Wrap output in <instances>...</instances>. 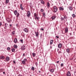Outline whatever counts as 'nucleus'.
<instances>
[{
	"label": "nucleus",
	"instance_id": "c85d7f7f",
	"mask_svg": "<svg viewBox=\"0 0 76 76\" xmlns=\"http://www.w3.org/2000/svg\"><path fill=\"white\" fill-rule=\"evenodd\" d=\"M22 63L23 64H25V63H26L23 60L22 61Z\"/></svg>",
	"mask_w": 76,
	"mask_h": 76
},
{
	"label": "nucleus",
	"instance_id": "473e14b6",
	"mask_svg": "<svg viewBox=\"0 0 76 76\" xmlns=\"http://www.w3.org/2000/svg\"><path fill=\"white\" fill-rule=\"evenodd\" d=\"M64 20H66V19H67V17L66 16H64Z\"/></svg>",
	"mask_w": 76,
	"mask_h": 76
},
{
	"label": "nucleus",
	"instance_id": "e433bc0d",
	"mask_svg": "<svg viewBox=\"0 0 76 76\" xmlns=\"http://www.w3.org/2000/svg\"><path fill=\"white\" fill-rule=\"evenodd\" d=\"M63 66H64V64H63V63H61V67H63Z\"/></svg>",
	"mask_w": 76,
	"mask_h": 76
},
{
	"label": "nucleus",
	"instance_id": "49530a36",
	"mask_svg": "<svg viewBox=\"0 0 76 76\" xmlns=\"http://www.w3.org/2000/svg\"><path fill=\"white\" fill-rule=\"evenodd\" d=\"M42 34H40V37H41V38L42 37Z\"/></svg>",
	"mask_w": 76,
	"mask_h": 76
},
{
	"label": "nucleus",
	"instance_id": "f257e3e1",
	"mask_svg": "<svg viewBox=\"0 0 76 76\" xmlns=\"http://www.w3.org/2000/svg\"><path fill=\"white\" fill-rule=\"evenodd\" d=\"M53 9L54 12H55V13L57 12V8L56 6H54L53 7Z\"/></svg>",
	"mask_w": 76,
	"mask_h": 76
},
{
	"label": "nucleus",
	"instance_id": "dca6fc26",
	"mask_svg": "<svg viewBox=\"0 0 76 76\" xmlns=\"http://www.w3.org/2000/svg\"><path fill=\"white\" fill-rule=\"evenodd\" d=\"M54 70L53 69H51L50 70V72H51V73H53L54 72Z\"/></svg>",
	"mask_w": 76,
	"mask_h": 76
},
{
	"label": "nucleus",
	"instance_id": "1a4fd4ad",
	"mask_svg": "<svg viewBox=\"0 0 76 76\" xmlns=\"http://www.w3.org/2000/svg\"><path fill=\"white\" fill-rule=\"evenodd\" d=\"M18 13V11H17V10H15L14 11V13L15 15H17V14H18V13Z\"/></svg>",
	"mask_w": 76,
	"mask_h": 76
},
{
	"label": "nucleus",
	"instance_id": "0eeeda50",
	"mask_svg": "<svg viewBox=\"0 0 76 76\" xmlns=\"http://www.w3.org/2000/svg\"><path fill=\"white\" fill-rule=\"evenodd\" d=\"M66 52L67 53H70V49H66Z\"/></svg>",
	"mask_w": 76,
	"mask_h": 76
},
{
	"label": "nucleus",
	"instance_id": "a19ab883",
	"mask_svg": "<svg viewBox=\"0 0 76 76\" xmlns=\"http://www.w3.org/2000/svg\"><path fill=\"white\" fill-rule=\"evenodd\" d=\"M43 16H44V17L45 16V13H43Z\"/></svg>",
	"mask_w": 76,
	"mask_h": 76
},
{
	"label": "nucleus",
	"instance_id": "412c9836",
	"mask_svg": "<svg viewBox=\"0 0 76 76\" xmlns=\"http://www.w3.org/2000/svg\"><path fill=\"white\" fill-rule=\"evenodd\" d=\"M59 10H64V9H63V8L61 7H60L59 8Z\"/></svg>",
	"mask_w": 76,
	"mask_h": 76
},
{
	"label": "nucleus",
	"instance_id": "7c9ffc66",
	"mask_svg": "<svg viewBox=\"0 0 76 76\" xmlns=\"http://www.w3.org/2000/svg\"><path fill=\"white\" fill-rule=\"evenodd\" d=\"M13 64H16V61L14 60L13 61Z\"/></svg>",
	"mask_w": 76,
	"mask_h": 76
},
{
	"label": "nucleus",
	"instance_id": "a211bd4d",
	"mask_svg": "<svg viewBox=\"0 0 76 76\" xmlns=\"http://www.w3.org/2000/svg\"><path fill=\"white\" fill-rule=\"evenodd\" d=\"M13 47L16 49H17V48H18V46L16 45H14Z\"/></svg>",
	"mask_w": 76,
	"mask_h": 76
},
{
	"label": "nucleus",
	"instance_id": "f704fd0d",
	"mask_svg": "<svg viewBox=\"0 0 76 76\" xmlns=\"http://www.w3.org/2000/svg\"><path fill=\"white\" fill-rule=\"evenodd\" d=\"M15 34V31H13L12 32V35H14Z\"/></svg>",
	"mask_w": 76,
	"mask_h": 76
},
{
	"label": "nucleus",
	"instance_id": "c03bdc74",
	"mask_svg": "<svg viewBox=\"0 0 76 76\" xmlns=\"http://www.w3.org/2000/svg\"><path fill=\"white\" fill-rule=\"evenodd\" d=\"M56 38H58H58H59V37L57 36H56Z\"/></svg>",
	"mask_w": 76,
	"mask_h": 76
},
{
	"label": "nucleus",
	"instance_id": "4be33fe9",
	"mask_svg": "<svg viewBox=\"0 0 76 76\" xmlns=\"http://www.w3.org/2000/svg\"><path fill=\"white\" fill-rule=\"evenodd\" d=\"M33 57H35V56H36V54L34 53H32Z\"/></svg>",
	"mask_w": 76,
	"mask_h": 76
},
{
	"label": "nucleus",
	"instance_id": "f03ea898",
	"mask_svg": "<svg viewBox=\"0 0 76 76\" xmlns=\"http://www.w3.org/2000/svg\"><path fill=\"white\" fill-rule=\"evenodd\" d=\"M26 15L28 18L30 17V16H31V12L29 11L27 12Z\"/></svg>",
	"mask_w": 76,
	"mask_h": 76
},
{
	"label": "nucleus",
	"instance_id": "bb28decb",
	"mask_svg": "<svg viewBox=\"0 0 76 76\" xmlns=\"http://www.w3.org/2000/svg\"><path fill=\"white\" fill-rule=\"evenodd\" d=\"M0 58L1 59L3 58V59H4V56H1L0 57Z\"/></svg>",
	"mask_w": 76,
	"mask_h": 76
},
{
	"label": "nucleus",
	"instance_id": "c9c22d12",
	"mask_svg": "<svg viewBox=\"0 0 76 76\" xmlns=\"http://www.w3.org/2000/svg\"><path fill=\"white\" fill-rule=\"evenodd\" d=\"M23 61H24V62H26V61H27V59L26 58H25Z\"/></svg>",
	"mask_w": 76,
	"mask_h": 76
},
{
	"label": "nucleus",
	"instance_id": "39448f33",
	"mask_svg": "<svg viewBox=\"0 0 76 76\" xmlns=\"http://www.w3.org/2000/svg\"><path fill=\"white\" fill-rule=\"evenodd\" d=\"M9 57H6L5 61H9Z\"/></svg>",
	"mask_w": 76,
	"mask_h": 76
},
{
	"label": "nucleus",
	"instance_id": "8fccbe9b",
	"mask_svg": "<svg viewBox=\"0 0 76 76\" xmlns=\"http://www.w3.org/2000/svg\"><path fill=\"white\" fill-rule=\"evenodd\" d=\"M58 53L59 54H60V53H61V52L60 51H59L58 52Z\"/></svg>",
	"mask_w": 76,
	"mask_h": 76
},
{
	"label": "nucleus",
	"instance_id": "79ce46f5",
	"mask_svg": "<svg viewBox=\"0 0 76 76\" xmlns=\"http://www.w3.org/2000/svg\"><path fill=\"white\" fill-rule=\"evenodd\" d=\"M10 48L9 47H8L7 48V50H10Z\"/></svg>",
	"mask_w": 76,
	"mask_h": 76
},
{
	"label": "nucleus",
	"instance_id": "6ab92c4d",
	"mask_svg": "<svg viewBox=\"0 0 76 76\" xmlns=\"http://www.w3.org/2000/svg\"><path fill=\"white\" fill-rule=\"evenodd\" d=\"M56 18V16H53L51 17V18L52 19V20H54V19Z\"/></svg>",
	"mask_w": 76,
	"mask_h": 76
},
{
	"label": "nucleus",
	"instance_id": "a878e982",
	"mask_svg": "<svg viewBox=\"0 0 76 76\" xmlns=\"http://www.w3.org/2000/svg\"><path fill=\"white\" fill-rule=\"evenodd\" d=\"M9 1V0H6L5 1V4H7Z\"/></svg>",
	"mask_w": 76,
	"mask_h": 76
},
{
	"label": "nucleus",
	"instance_id": "f8f14e48",
	"mask_svg": "<svg viewBox=\"0 0 76 76\" xmlns=\"http://www.w3.org/2000/svg\"><path fill=\"white\" fill-rule=\"evenodd\" d=\"M24 31H25V32H28V29H27L26 28H25L24 29Z\"/></svg>",
	"mask_w": 76,
	"mask_h": 76
},
{
	"label": "nucleus",
	"instance_id": "4c0bfd02",
	"mask_svg": "<svg viewBox=\"0 0 76 76\" xmlns=\"http://www.w3.org/2000/svg\"><path fill=\"white\" fill-rule=\"evenodd\" d=\"M72 16L73 18H75V14H73Z\"/></svg>",
	"mask_w": 76,
	"mask_h": 76
},
{
	"label": "nucleus",
	"instance_id": "2f4dec72",
	"mask_svg": "<svg viewBox=\"0 0 76 76\" xmlns=\"http://www.w3.org/2000/svg\"><path fill=\"white\" fill-rule=\"evenodd\" d=\"M12 52H14V51H15V49L14 48H12Z\"/></svg>",
	"mask_w": 76,
	"mask_h": 76
},
{
	"label": "nucleus",
	"instance_id": "393cba45",
	"mask_svg": "<svg viewBox=\"0 0 76 76\" xmlns=\"http://www.w3.org/2000/svg\"><path fill=\"white\" fill-rule=\"evenodd\" d=\"M39 17H35V20H39Z\"/></svg>",
	"mask_w": 76,
	"mask_h": 76
},
{
	"label": "nucleus",
	"instance_id": "ddd939ff",
	"mask_svg": "<svg viewBox=\"0 0 76 76\" xmlns=\"http://www.w3.org/2000/svg\"><path fill=\"white\" fill-rule=\"evenodd\" d=\"M47 5L48 6V8H49V7H50V4L49 3V2H48L47 4Z\"/></svg>",
	"mask_w": 76,
	"mask_h": 76
},
{
	"label": "nucleus",
	"instance_id": "c756f323",
	"mask_svg": "<svg viewBox=\"0 0 76 76\" xmlns=\"http://www.w3.org/2000/svg\"><path fill=\"white\" fill-rule=\"evenodd\" d=\"M19 15V13H18V14H17V15L16 16V18H18Z\"/></svg>",
	"mask_w": 76,
	"mask_h": 76
},
{
	"label": "nucleus",
	"instance_id": "2eb2a0df",
	"mask_svg": "<svg viewBox=\"0 0 76 76\" xmlns=\"http://www.w3.org/2000/svg\"><path fill=\"white\" fill-rule=\"evenodd\" d=\"M38 16V15L37 14V13H34V17H35V18H36V17H37Z\"/></svg>",
	"mask_w": 76,
	"mask_h": 76
},
{
	"label": "nucleus",
	"instance_id": "a18cd8bd",
	"mask_svg": "<svg viewBox=\"0 0 76 76\" xmlns=\"http://www.w3.org/2000/svg\"><path fill=\"white\" fill-rule=\"evenodd\" d=\"M2 25V23H1L0 22V26H1Z\"/></svg>",
	"mask_w": 76,
	"mask_h": 76
},
{
	"label": "nucleus",
	"instance_id": "603ef678",
	"mask_svg": "<svg viewBox=\"0 0 76 76\" xmlns=\"http://www.w3.org/2000/svg\"><path fill=\"white\" fill-rule=\"evenodd\" d=\"M41 30H42V31H44V29L43 28H42L41 29Z\"/></svg>",
	"mask_w": 76,
	"mask_h": 76
},
{
	"label": "nucleus",
	"instance_id": "de8ad7c7",
	"mask_svg": "<svg viewBox=\"0 0 76 76\" xmlns=\"http://www.w3.org/2000/svg\"><path fill=\"white\" fill-rule=\"evenodd\" d=\"M25 53H23V57H24L25 56Z\"/></svg>",
	"mask_w": 76,
	"mask_h": 76
},
{
	"label": "nucleus",
	"instance_id": "bf43d9fd",
	"mask_svg": "<svg viewBox=\"0 0 76 76\" xmlns=\"http://www.w3.org/2000/svg\"><path fill=\"white\" fill-rule=\"evenodd\" d=\"M39 73H40V72H41V71H39Z\"/></svg>",
	"mask_w": 76,
	"mask_h": 76
},
{
	"label": "nucleus",
	"instance_id": "72a5a7b5",
	"mask_svg": "<svg viewBox=\"0 0 76 76\" xmlns=\"http://www.w3.org/2000/svg\"><path fill=\"white\" fill-rule=\"evenodd\" d=\"M31 69L32 70H34V67L33 66L31 68Z\"/></svg>",
	"mask_w": 76,
	"mask_h": 76
},
{
	"label": "nucleus",
	"instance_id": "37998d69",
	"mask_svg": "<svg viewBox=\"0 0 76 76\" xmlns=\"http://www.w3.org/2000/svg\"><path fill=\"white\" fill-rule=\"evenodd\" d=\"M35 64H36V66H38V63H37V62H36Z\"/></svg>",
	"mask_w": 76,
	"mask_h": 76
},
{
	"label": "nucleus",
	"instance_id": "423d86ee",
	"mask_svg": "<svg viewBox=\"0 0 76 76\" xmlns=\"http://www.w3.org/2000/svg\"><path fill=\"white\" fill-rule=\"evenodd\" d=\"M21 50H24L25 49V47L24 46H23L21 47Z\"/></svg>",
	"mask_w": 76,
	"mask_h": 76
},
{
	"label": "nucleus",
	"instance_id": "6e6552de",
	"mask_svg": "<svg viewBox=\"0 0 76 76\" xmlns=\"http://www.w3.org/2000/svg\"><path fill=\"white\" fill-rule=\"evenodd\" d=\"M68 28H66L65 30V33H67L68 32Z\"/></svg>",
	"mask_w": 76,
	"mask_h": 76
},
{
	"label": "nucleus",
	"instance_id": "052dcab7",
	"mask_svg": "<svg viewBox=\"0 0 76 76\" xmlns=\"http://www.w3.org/2000/svg\"><path fill=\"white\" fill-rule=\"evenodd\" d=\"M58 50H59V49H58Z\"/></svg>",
	"mask_w": 76,
	"mask_h": 76
},
{
	"label": "nucleus",
	"instance_id": "9d476101",
	"mask_svg": "<svg viewBox=\"0 0 76 76\" xmlns=\"http://www.w3.org/2000/svg\"><path fill=\"white\" fill-rule=\"evenodd\" d=\"M58 47L59 48H61V43L59 44Z\"/></svg>",
	"mask_w": 76,
	"mask_h": 76
},
{
	"label": "nucleus",
	"instance_id": "58836bf2",
	"mask_svg": "<svg viewBox=\"0 0 76 76\" xmlns=\"http://www.w3.org/2000/svg\"><path fill=\"white\" fill-rule=\"evenodd\" d=\"M20 41L21 42V43H23V40L22 39H20Z\"/></svg>",
	"mask_w": 76,
	"mask_h": 76
},
{
	"label": "nucleus",
	"instance_id": "e2e57ef3",
	"mask_svg": "<svg viewBox=\"0 0 76 76\" xmlns=\"http://www.w3.org/2000/svg\"><path fill=\"white\" fill-rule=\"evenodd\" d=\"M54 45V46H55V45Z\"/></svg>",
	"mask_w": 76,
	"mask_h": 76
},
{
	"label": "nucleus",
	"instance_id": "4d7b16f0",
	"mask_svg": "<svg viewBox=\"0 0 76 76\" xmlns=\"http://www.w3.org/2000/svg\"><path fill=\"white\" fill-rule=\"evenodd\" d=\"M61 19H62V20H63V18H61Z\"/></svg>",
	"mask_w": 76,
	"mask_h": 76
},
{
	"label": "nucleus",
	"instance_id": "680f3d73",
	"mask_svg": "<svg viewBox=\"0 0 76 76\" xmlns=\"http://www.w3.org/2000/svg\"><path fill=\"white\" fill-rule=\"evenodd\" d=\"M30 76H32V75H30Z\"/></svg>",
	"mask_w": 76,
	"mask_h": 76
},
{
	"label": "nucleus",
	"instance_id": "9b49d317",
	"mask_svg": "<svg viewBox=\"0 0 76 76\" xmlns=\"http://www.w3.org/2000/svg\"><path fill=\"white\" fill-rule=\"evenodd\" d=\"M67 76H71V74H70V72L68 71L67 73Z\"/></svg>",
	"mask_w": 76,
	"mask_h": 76
},
{
	"label": "nucleus",
	"instance_id": "cd10ccee",
	"mask_svg": "<svg viewBox=\"0 0 76 76\" xmlns=\"http://www.w3.org/2000/svg\"><path fill=\"white\" fill-rule=\"evenodd\" d=\"M16 42H17V39L16 38H15L14 39V42L15 43H16Z\"/></svg>",
	"mask_w": 76,
	"mask_h": 76
},
{
	"label": "nucleus",
	"instance_id": "aec40b11",
	"mask_svg": "<svg viewBox=\"0 0 76 76\" xmlns=\"http://www.w3.org/2000/svg\"><path fill=\"white\" fill-rule=\"evenodd\" d=\"M8 26V24L7 23H5V27L6 28L7 27V26Z\"/></svg>",
	"mask_w": 76,
	"mask_h": 76
},
{
	"label": "nucleus",
	"instance_id": "5fc2aeb1",
	"mask_svg": "<svg viewBox=\"0 0 76 76\" xmlns=\"http://www.w3.org/2000/svg\"><path fill=\"white\" fill-rule=\"evenodd\" d=\"M59 61H57L56 63H59Z\"/></svg>",
	"mask_w": 76,
	"mask_h": 76
},
{
	"label": "nucleus",
	"instance_id": "f3484780",
	"mask_svg": "<svg viewBox=\"0 0 76 76\" xmlns=\"http://www.w3.org/2000/svg\"><path fill=\"white\" fill-rule=\"evenodd\" d=\"M41 3L42 4H45V2L43 1H41Z\"/></svg>",
	"mask_w": 76,
	"mask_h": 76
},
{
	"label": "nucleus",
	"instance_id": "09e8293b",
	"mask_svg": "<svg viewBox=\"0 0 76 76\" xmlns=\"http://www.w3.org/2000/svg\"><path fill=\"white\" fill-rule=\"evenodd\" d=\"M74 75H76V71H75V72H74Z\"/></svg>",
	"mask_w": 76,
	"mask_h": 76
},
{
	"label": "nucleus",
	"instance_id": "13d9d810",
	"mask_svg": "<svg viewBox=\"0 0 76 76\" xmlns=\"http://www.w3.org/2000/svg\"><path fill=\"white\" fill-rule=\"evenodd\" d=\"M40 1H43V0H39Z\"/></svg>",
	"mask_w": 76,
	"mask_h": 76
},
{
	"label": "nucleus",
	"instance_id": "4468645a",
	"mask_svg": "<svg viewBox=\"0 0 76 76\" xmlns=\"http://www.w3.org/2000/svg\"><path fill=\"white\" fill-rule=\"evenodd\" d=\"M69 9L70 10H72L73 9V7L70 6L69 7Z\"/></svg>",
	"mask_w": 76,
	"mask_h": 76
},
{
	"label": "nucleus",
	"instance_id": "b1692460",
	"mask_svg": "<svg viewBox=\"0 0 76 76\" xmlns=\"http://www.w3.org/2000/svg\"><path fill=\"white\" fill-rule=\"evenodd\" d=\"M53 43V40H50V45H51V44H52Z\"/></svg>",
	"mask_w": 76,
	"mask_h": 76
},
{
	"label": "nucleus",
	"instance_id": "5701e85b",
	"mask_svg": "<svg viewBox=\"0 0 76 76\" xmlns=\"http://www.w3.org/2000/svg\"><path fill=\"white\" fill-rule=\"evenodd\" d=\"M20 7L21 8V10H23V8L22 7V4H20Z\"/></svg>",
	"mask_w": 76,
	"mask_h": 76
},
{
	"label": "nucleus",
	"instance_id": "864d4df0",
	"mask_svg": "<svg viewBox=\"0 0 76 76\" xmlns=\"http://www.w3.org/2000/svg\"><path fill=\"white\" fill-rule=\"evenodd\" d=\"M69 34H70V35H72V33H70Z\"/></svg>",
	"mask_w": 76,
	"mask_h": 76
},
{
	"label": "nucleus",
	"instance_id": "7ed1b4c3",
	"mask_svg": "<svg viewBox=\"0 0 76 76\" xmlns=\"http://www.w3.org/2000/svg\"><path fill=\"white\" fill-rule=\"evenodd\" d=\"M6 20L7 21V22L8 23H11L12 22L11 19H10L9 18H6Z\"/></svg>",
	"mask_w": 76,
	"mask_h": 76
},
{
	"label": "nucleus",
	"instance_id": "ea45409f",
	"mask_svg": "<svg viewBox=\"0 0 76 76\" xmlns=\"http://www.w3.org/2000/svg\"><path fill=\"white\" fill-rule=\"evenodd\" d=\"M40 11L41 12H44V10H43L42 9H41Z\"/></svg>",
	"mask_w": 76,
	"mask_h": 76
},
{
	"label": "nucleus",
	"instance_id": "3c124183",
	"mask_svg": "<svg viewBox=\"0 0 76 76\" xmlns=\"http://www.w3.org/2000/svg\"><path fill=\"white\" fill-rule=\"evenodd\" d=\"M12 26V24H10V27H11V26Z\"/></svg>",
	"mask_w": 76,
	"mask_h": 76
},
{
	"label": "nucleus",
	"instance_id": "6e6d98bb",
	"mask_svg": "<svg viewBox=\"0 0 76 76\" xmlns=\"http://www.w3.org/2000/svg\"><path fill=\"white\" fill-rule=\"evenodd\" d=\"M3 74H4H4H5V72H3Z\"/></svg>",
	"mask_w": 76,
	"mask_h": 76
},
{
	"label": "nucleus",
	"instance_id": "20e7f679",
	"mask_svg": "<svg viewBox=\"0 0 76 76\" xmlns=\"http://www.w3.org/2000/svg\"><path fill=\"white\" fill-rule=\"evenodd\" d=\"M35 33L36 35V36L37 37H38V35H39L38 31H37L36 32V31H35Z\"/></svg>",
	"mask_w": 76,
	"mask_h": 76
}]
</instances>
